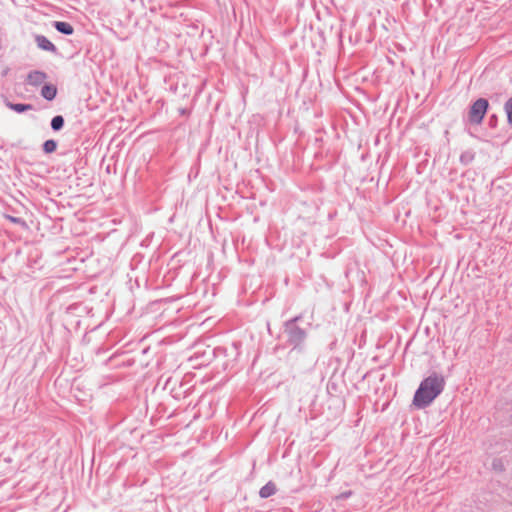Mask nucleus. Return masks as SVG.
<instances>
[{
    "label": "nucleus",
    "mask_w": 512,
    "mask_h": 512,
    "mask_svg": "<svg viewBox=\"0 0 512 512\" xmlns=\"http://www.w3.org/2000/svg\"><path fill=\"white\" fill-rule=\"evenodd\" d=\"M445 380L441 376L431 375L425 378L416 390L413 405L423 408L431 404L443 391Z\"/></svg>",
    "instance_id": "1"
},
{
    "label": "nucleus",
    "mask_w": 512,
    "mask_h": 512,
    "mask_svg": "<svg viewBox=\"0 0 512 512\" xmlns=\"http://www.w3.org/2000/svg\"><path fill=\"white\" fill-rule=\"evenodd\" d=\"M489 107V103L484 98L477 99L471 106L469 113H468V119L471 124L478 125L482 122L487 109Z\"/></svg>",
    "instance_id": "2"
},
{
    "label": "nucleus",
    "mask_w": 512,
    "mask_h": 512,
    "mask_svg": "<svg viewBox=\"0 0 512 512\" xmlns=\"http://www.w3.org/2000/svg\"><path fill=\"white\" fill-rule=\"evenodd\" d=\"M46 80V74L41 71H32L27 76V81L32 86H38Z\"/></svg>",
    "instance_id": "3"
},
{
    "label": "nucleus",
    "mask_w": 512,
    "mask_h": 512,
    "mask_svg": "<svg viewBox=\"0 0 512 512\" xmlns=\"http://www.w3.org/2000/svg\"><path fill=\"white\" fill-rule=\"evenodd\" d=\"M36 43L38 47L45 51L55 52L56 47L55 45L47 39L45 36L39 35L36 37Z\"/></svg>",
    "instance_id": "4"
},
{
    "label": "nucleus",
    "mask_w": 512,
    "mask_h": 512,
    "mask_svg": "<svg viewBox=\"0 0 512 512\" xmlns=\"http://www.w3.org/2000/svg\"><path fill=\"white\" fill-rule=\"evenodd\" d=\"M277 492L276 485L274 482H267L266 485H264L260 491L259 495L261 498H268L272 495H274Z\"/></svg>",
    "instance_id": "5"
},
{
    "label": "nucleus",
    "mask_w": 512,
    "mask_h": 512,
    "mask_svg": "<svg viewBox=\"0 0 512 512\" xmlns=\"http://www.w3.org/2000/svg\"><path fill=\"white\" fill-rule=\"evenodd\" d=\"M57 89L53 85H45L41 90V95L47 100H53L56 97Z\"/></svg>",
    "instance_id": "6"
},
{
    "label": "nucleus",
    "mask_w": 512,
    "mask_h": 512,
    "mask_svg": "<svg viewBox=\"0 0 512 512\" xmlns=\"http://www.w3.org/2000/svg\"><path fill=\"white\" fill-rule=\"evenodd\" d=\"M55 28L63 33V34H66V35H71L74 31L72 25H70L69 23L67 22H61V21H57L55 22Z\"/></svg>",
    "instance_id": "7"
},
{
    "label": "nucleus",
    "mask_w": 512,
    "mask_h": 512,
    "mask_svg": "<svg viewBox=\"0 0 512 512\" xmlns=\"http://www.w3.org/2000/svg\"><path fill=\"white\" fill-rule=\"evenodd\" d=\"M56 148H57V143L54 140H47L43 144V150L46 153H52L56 150Z\"/></svg>",
    "instance_id": "8"
},
{
    "label": "nucleus",
    "mask_w": 512,
    "mask_h": 512,
    "mask_svg": "<svg viewBox=\"0 0 512 512\" xmlns=\"http://www.w3.org/2000/svg\"><path fill=\"white\" fill-rule=\"evenodd\" d=\"M64 124V119L62 116H55L51 121V126L54 130H59L62 128Z\"/></svg>",
    "instance_id": "9"
},
{
    "label": "nucleus",
    "mask_w": 512,
    "mask_h": 512,
    "mask_svg": "<svg viewBox=\"0 0 512 512\" xmlns=\"http://www.w3.org/2000/svg\"><path fill=\"white\" fill-rule=\"evenodd\" d=\"M505 111L507 114L508 122L512 125V98H510L505 104Z\"/></svg>",
    "instance_id": "10"
},
{
    "label": "nucleus",
    "mask_w": 512,
    "mask_h": 512,
    "mask_svg": "<svg viewBox=\"0 0 512 512\" xmlns=\"http://www.w3.org/2000/svg\"><path fill=\"white\" fill-rule=\"evenodd\" d=\"M13 110H15L16 112H24L28 109L31 108L30 105H26V104H11L10 106Z\"/></svg>",
    "instance_id": "11"
},
{
    "label": "nucleus",
    "mask_w": 512,
    "mask_h": 512,
    "mask_svg": "<svg viewBox=\"0 0 512 512\" xmlns=\"http://www.w3.org/2000/svg\"><path fill=\"white\" fill-rule=\"evenodd\" d=\"M351 494H352V492H351V491H345V492H343V493H341V494L337 495V496L335 497V499H336V500H343V499H347L348 497H350V496H351Z\"/></svg>",
    "instance_id": "12"
},
{
    "label": "nucleus",
    "mask_w": 512,
    "mask_h": 512,
    "mask_svg": "<svg viewBox=\"0 0 512 512\" xmlns=\"http://www.w3.org/2000/svg\"><path fill=\"white\" fill-rule=\"evenodd\" d=\"M6 218L13 223H21L22 222L19 218H16V217H13L10 215H6Z\"/></svg>",
    "instance_id": "13"
}]
</instances>
